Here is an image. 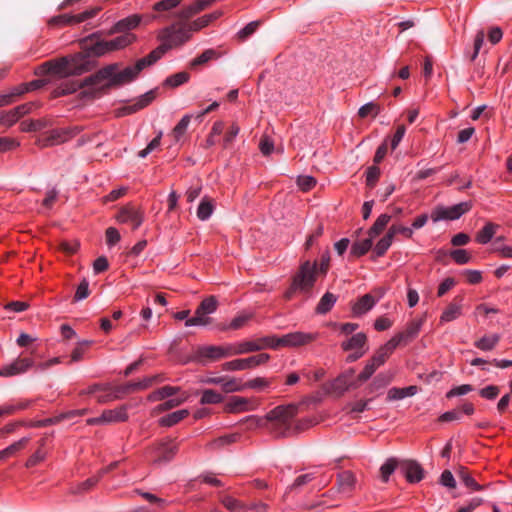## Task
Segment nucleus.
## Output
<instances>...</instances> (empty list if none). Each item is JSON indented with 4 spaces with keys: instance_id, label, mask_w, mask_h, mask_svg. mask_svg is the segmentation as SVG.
Here are the masks:
<instances>
[{
    "instance_id": "64",
    "label": "nucleus",
    "mask_w": 512,
    "mask_h": 512,
    "mask_svg": "<svg viewBox=\"0 0 512 512\" xmlns=\"http://www.w3.org/2000/svg\"><path fill=\"white\" fill-rule=\"evenodd\" d=\"M260 26V21H252L248 23L245 27L238 31L237 37L240 41L246 40L249 36L254 34L258 27Z\"/></svg>"
},
{
    "instance_id": "56",
    "label": "nucleus",
    "mask_w": 512,
    "mask_h": 512,
    "mask_svg": "<svg viewBox=\"0 0 512 512\" xmlns=\"http://www.w3.org/2000/svg\"><path fill=\"white\" fill-rule=\"evenodd\" d=\"M378 368L379 367L371 359H369L366 365L364 366L363 370L357 376V381L359 383L366 382L371 378V376L375 373V371Z\"/></svg>"
},
{
    "instance_id": "8",
    "label": "nucleus",
    "mask_w": 512,
    "mask_h": 512,
    "mask_svg": "<svg viewBox=\"0 0 512 512\" xmlns=\"http://www.w3.org/2000/svg\"><path fill=\"white\" fill-rule=\"evenodd\" d=\"M354 375V368L345 370L325 385L326 391L337 397L343 396L348 390L355 389L359 386V382L357 381V378L355 379Z\"/></svg>"
},
{
    "instance_id": "45",
    "label": "nucleus",
    "mask_w": 512,
    "mask_h": 512,
    "mask_svg": "<svg viewBox=\"0 0 512 512\" xmlns=\"http://www.w3.org/2000/svg\"><path fill=\"white\" fill-rule=\"evenodd\" d=\"M373 238L370 236L366 239L356 241L353 243L350 253L355 257H361L365 255L372 247Z\"/></svg>"
},
{
    "instance_id": "42",
    "label": "nucleus",
    "mask_w": 512,
    "mask_h": 512,
    "mask_svg": "<svg viewBox=\"0 0 512 512\" xmlns=\"http://www.w3.org/2000/svg\"><path fill=\"white\" fill-rule=\"evenodd\" d=\"M191 119H192V115L186 114L181 118V120L173 128L171 135L174 138L175 142H179L183 138V136L187 132V129L191 122Z\"/></svg>"
},
{
    "instance_id": "25",
    "label": "nucleus",
    "mask_w": 512,
    "mask_h": 512,
    "mask_svg": "<svg viewBox=\"0 0 512 512\" xmlns=\"http://www.w3.org/2000/svg\"><path fill=\"white\" fill-rule=\"evenodd\" d=\"M178 452V444L173 440H168L166 442L160 443L157 447V457L155 458V462H167L173 459V457Z\"/></svg>"
},
{
    "instance_id": "36",
    "label": "nucleus",
    "mask_w": 512,
    "mask_h": 512,
    "mask_svg": "<svg viewBox=\"0 0 512 512\" xmlns=\"http://www.w3.org/2000/svg\"><path fill=\"white\" fill-rule=\"evenodd\" d=\"M231 356L247 354L259 351V346L255 340L243 341L240 343L230 344Z\"/></svg>"
},
{
    "instance_id": "57",
    "label": "nucleus",
    "mask_w": 512,
    "mask_h": 512,
    "mask_svg": "<svg viewBox=\"0 0 512 512\" xmlns=\"http://www.w3.org/2000/svg\"><path fill=\"white\" fill-rule=\"evenodd\" d=\"M183 0H160L155 2L152 9L156 12L170 11L178 7Z\"/></svg>"
},
{
    "instance_id": "15",
    "label": "nucleus",
    "mask_w": 512,
    "mask_h": 512,
    "mask_svg": "<svg viewBox=\"0 0 512 512\" xmlns=\"http://www.w3.org/2000/svg\"><path fill=\"white\" fill-rule=\"evenodd\" d=\"M424 323V318H417L409 321L405 327V329L401 332L396 333L391 341L398 346H406L410 342H412L420 333L421 328Z\"/></svg>"
},
{
    "instance_id": "14",
    "label": "nucleus",
    "mask_w": 512,
    "mask_h": 512,
    "mask_svg": "<svg viewBox=\"0 0 512 512\" xmlns=\"http://www.w3.org/2000/svg\"><path fill=\"white\" fill-rule=\"evenodd\" d=\"M116 220L120 224H130L136 230L144 221V212L135 205L127 204L119 210Z\"/></svg>"
},
{
    "instance_id": "9",
    "label": "nucleus",
    "mask_w": 512,
    "mask_h": 512,
    "mask_svg": "<svg viewBox=\"0 0 512 512\" xmlns=\"http://www.w3.org/2000/svg\"><path fill=\"white\" fill-rule=\"evenodd\" d=\"M232 357L230 344L225 345H203L199 346L194 353V359L202 364L218 361L223 358Z\"/></svg>"
},
{
    "instance_id": "62",
    "label": "nucleus",
    "mask_w": 512,
    "mask_h": 512,
    "mask_svg": "<svg viewBox=\"0 0 512 512\" xmlns=\"http://www.w3.org/2000/svg\"><path fill=\"white\" fill-rule=\"evenodd\" d=\"M388 231L390 234L395 237L397 234L403 235L406 239H411L413 237L414 231L412 227H406L401 224H392Z\"/></svg>"
},
{
    "instance_id": "48",
    "label": "nucleus",
    "mask_w": 512,
    "mask_h": 512,
    "mask_svg": "<svg viewBox=\"0 0 512 512\" xmlns=\"http://www.w3.org/2000/svg\"><path fill=\"white\" fill-rule=\"evenodd\" d=\"M220 386L225 393L240 392L245 390L244 382L228 376H224V381Z\"/></svg>"
},
{
    "instance_id": "22",
    "label": "nucleus",
    "mask_w": 512,
    "mask_h": 512,
    "mask_svg": "<svg viewBox=\"0 0 512 512\" xmlns=\"http://www.w3.org/2000/svg\"><path fill=\"white\" fill-rule=\"evenodd\" d=\"M99 11V7H94L75 15H61L57 18V21L64 25L78 24L95 17Z\"/></svg>"
},
{
    "instance_id": "43",
    "label": "nucleus",
    "mask_w": 512,
    "mask_h": 512,
    "mask_svg": "<svg viewBox=\"0 0 512 512\" xmlns=\"http://www.w3.org/2000/svg\"><path fill=\"white\" fill-rule=\"evenodd\" d=\"M391 216L389 214H381L378 216V218L375 220L374 224L371 226V228L368 231V235L371 238H375L376 236L380 235L387 224L390 222Z\"/></svg>"
},
{
    "instance_id": "46",
    "label": "nucleus",
    "mask_w": 512,
    "mask_h": 512,
    "mask_svg": "<svg viewBox=\"0 0 512 512\" xmlns=\"http://www.w3.org/2000/svg\"><path fill=\"white\" fill-rule=\"evenodd\" d=\"M210 323L211 318L207 316L199 307H197L194 316L185 321V326H207Z\"/></svg>"
},
{
    "instance_id": "37",
    "label": "nucleus",
    "mask_w": 512,
    "mask_h": 512,
    "mask_svg": "<svg viewBox=\"0 0 512 512\" xmlns=\"http://www.w3.org/2000/svg\"><path fill=\"white\" fill-rule=\"evenodd\" d=\"M336 301H337V296H335L331 292H326L321 297L320 301L318 302V304L315 308V312L319 315L327 314L329 311H331V309L335 305Z\"/></svg>"
},
{
    "instance_id": "41",
    "label": "nucleus",
    "mask_w": 512,
    "mask_h": 512,
    "mask_svg": "<svg viewBox=\"0 0 512 512\" xmlns=\"http://www.w3.org/2000/svg\"><path fill=\"white\" fill-rule=\"evenodd\" d=\"M214 211V203L213 200L207 196L203 197L198 208H197V217L205 221L210 218Z\"/></svg>"
},
{
    "instance_id": "5",
    "label": "nucleus",
    "mask_w": 512,
    "mask_h": 512,
    "mask_svg": "<svg viewBox=\"0 0 512 512\" xmlns=\"http://www.w3.org/2000/svg\"><path fill=\"white\" fill-rule=\"evenodd\" d=\"M156 62L157 60L153 58L150 52L147 56L137 60L134 65L127 66L119 72H116L117 64L108 65L107 67H112V75L109 77V83L106 86H119L129 83L136 79L143 69L154 65Z\"/></svg>"
},
{
    "instance_id": "7",
    "label": "nucleus",
    "mask_w": 512,
    "mask_h": 512,
    "mask_svg": "<svg viewBox=\"0 0 512 512\" xmlns=\"http://www.w3.org/2000/svg\"><path fill=\"white\" fill-rule=\"evenodd\" d=\"M111 73L112 67L105 66L84 80L79 81L81 88H88L80 93L81 97L94 98L104 88L103 82L109 80V77L112 75Z\"/></svg>"
},
{
    "instance_id": "53",
    "label": "nucleus",
    "mask_w": 512,
    "mask_h": 512,
    "mask_svg": "<svg viewBox=\"0 0 512 512\" xmlns=\"http://www.w3.org/2000/svg\"><path fill=\"white\" fill-rule=\"evenodd\" d=\"M256 345L259 346V351L263 349H277L281 347L280 337L277 336H265L255 340Z\"/></svg>"
},
{
    "instance_id": "49",
    "label": "nucleus",
    "mask_w": 512,
    "mask_h": 512,
    "mask_svg": "<svg viewBox=\"0 0 512 512\" xmlns=\"http://www.w3.org/2000/svg\"><path fill=\"white\" fill-rule=\"evenodd\" d=\"M499 340L500 336L498 334H493L491 336H483L477 340L474 345L482 351H491L498 344Z\"/></svg>"
},
{
    "instance_id": "59",
    "label": "nucleus",
    "mask_w": 512,
    "mask_h": 512,
    "mask_svg": "<svg viewBox=\"0 0 512 512\" xmlns=\"http://www.w3.org/2000/svg\"><path fill=\"white\" fill-rule=\"evenodd\" d=\"M252 317V313H241L231 320L228 328L232 330H238L244 327L252 319Z\"/></svg>"
},
{
    "instance_id": "44",
    "label": "nucleus",
    "mask_w": 512,
    "mask_h": 512,
    "mask_svg": "<svg viewBox=\"0 0 512 512\" xmlns=\"http://www.w3.org/2000/svg\"><path fill=\"white\" fill-rule=\"evenodd\" d=\"M400 468V462L394 458H388L384 464L380 467V475L383 482H388L390 476L394 473L397 468Z\"/></svg>"
},
{
    "instance_id": "21",
    "label": "nucleus",
    "mask_w": 512,
    "mask_h": 512,
    "mask_svg": "<svg viewBox=\"0 0 512 512\" xmlns=\"http://www.w3.org/2000/svg\"><path fill=\"white\" fill-rule=\"evenodd\" d=\"M368 338L364 332H358L351 335L349 338L341 342L340 347L343 351L349 352L350 350H368Z\"/></svg>"
},
{
    "instance_id": "11",
    "label": "nucleus",
    "mask_w": 512,
    "mask_h": 512,
    "mask_svg": "<svg viewBox=\"0 0 512 512\" xmlns=\"http://www.w3.org/2000/svg\"><path fill=\"white\" fill-rule=\"evenodd\" d=\"M270 360V355L267 353H260L248 358L234 359L225 362L222 369L225 371H243L253 369L258 366L266 364Z\"/></svg>"
},
{
    "instance_id": "13",
    "label": "nucleus",
    "mask_w": 512,
    "mask_h": 512,
    "mask_svg": "<svg viewBox=\"0 0 512 512\" xmlns=\"http://www.w3.org/2000/svg\"><path fill=\"white\" fill-rule=\"evenodd\" d=\"M128 419L127 406L122 405L114 409H107L99 417L87 419V425H103L125 422Z\"/></svg>"
},
{
    "instance_id": "61",
    "label": "nucleus",
    "mask_w": 512,
    "mask_h": 512,
    "mask_svg": "<svg viewBox=\"0 0 512 512\" xmlns=\"http://www.w3.org/2000/svg\"><path fill=\"white\" fill-rule=\"evenodd\" d=\"M330 326L334 329H338L340 334L349 336L353 334L358 328L359 325L357 323H337V322H331Z\"/></svg>"
},
{
    "instance_id": "20",
    "label": "nucleus",
    "mask_w": 512,
    "mask_h": 512,
    "mask_svg": "<svg viewBox=\"0 0 512 512\" xmlns=\"http://www.w3.org/2000/svg\"><path fill=\"white\" fill-rule=\"evenodd\" d=\"M96 36H98V33H93L83 40V47L86 52L84 55L87 59L90 55L100 57L110 52L108 42L106 40H100L88 45V41Z\"/></svg>"
},
{
    "instance_id": "19",
    "label": "nucleus",
    "mask_w": 512,
    "mask_h": 512,
    "mask_svg": "<svg viewBox=\"0 0 512 512\" xmlns=\"http://www.w3.org/2000/svg\"><path fill=\"white\" fill-rule=\"evenodd\" d=\"M400 471L409 483H418L424 478V470L415 460L401 461Z\"/></svg>"
},
{
    "instance_id": "4",
    "label": "nucleus",
    "mask_w": 512,
    "mask_h": 512,
    "mask_svg": "<svg viewBox=\"0 0 512 512\" xmlns=\"http://www.w3.org/2000/svg\"><path fill=\"white\" fill-rule=\"evenodd\" d=\"M317 265L316 261L312 263L309 260L300 265L297 273L292 278L290 287L284 293L286 300L292 299L297 292L310 293L316 282Z\"/></svg>"
},
{
    "instance_id": "35",
    "label": "nucleus",
    "mask_w": 512,
    "mask_h": 512,
    "mask_svg": "<svg viewBox=\"0 0 512 512\" xmlns=\"http://www.w3.org/2000/svg\"><path fill=\"white\" fill-rule=\"evenodd\" d=\"M457 476L467 488L473 491H481L484 489V486L478 484L471 475L470 471L464 466L459 467V469L457 470Z\"/></svg>"
},
{
    "instance_id": "28",
    "label": "nucleus",
    "mask_w": 512,
    "mask_h": 512,
    "mask_svg": "<svg viewBox=\"0 0 512 512\" xmlns=\"http://www.w3.org/2000/svg\"><path fill=\"white\" fill-rule=\"evenodd\" d=\"M499 225L493 222H487L475 236V241L481 245L488 244L495 236Z\"/></svg>"
},
{
    "instance_id": "10",
    "label": "nucleus",
    "mask_w": 512,
    "mask_h": 512,
    "mask_svg": "<svg viewBox=\"0 0 512 512\" xmlns=\"http://www.w3.org/2000/svg\"><path fill=\"white\" fill-rule=\"evenodd\" d=\"M471 209V201L460 202L450 207L437 206L431 213V219L433 222H439L442 220H457Z\"/></svg>"
},
{
    "instance_id": "2",
    "label": "nucleus",
    "mask_w": 512,
    "mask_h": 512,
    "mask_svg": "<svg viewBox=\"0 0 512 512\" xmlns=\"http://www.w3.org/2000/svg\"><path fill=\"white\" fill-rule=\"evenodd\" d=\"M192 38L186 22H175L160 29L157 40L161 44L151 51L153 58L159 61L169 50L180 47Z\"/></svg>"
},
{
    "instance_id": "34",
    "label": "nucleus",
    "mask_w": 512,
    "mask_h": 512,
    "mask_svg": "<svg viewBox=\"0 0 512 512\" xmlns=\"http://www.w3.org/2000/svg\"><path fill=\"white\" fill-rule=\"evenodd\" d=\"M189 415V411L187 409H181L169 413L159 419V425L162 427H172L185 419Z\"/></svg>"
},
{
    "instance_id": "32",
    "label": "nucleus",
    "mask_w": 512,
    "mask_h": 512,
    "mask_svg": "<svg viewBox=\"0 0 512 512\" xmlns=\"http://www.w3.org/2000/svg\"><path fill=\"white\" fill-rule=\"evenodd\" d=\"M78 89H81V84L79 81L75 80H67L61 82L51 93L53 98L62 97L65 95L72 94L76 92Z\"/></svg>"
},
{
    "instance_id": "12",
    "label": "nucleus",
    "mask_w": 512,
    "mask_h": 512,
    "mask_svg": "<svg viewBox=\"0 0 512 512\" xmlns=\"http://www.w3.org/2000/svg\"><path fill=\"white\" fill-rule=\"evenodd\" d=\"M318 332L295 331L280 337L281 347L296 348L309 345L319 338Z\"/></svg>"
},
{
    "instance_id": "1",
    "label": "nucleus",
    "mask_w": 512,
    "mask_h": 512,
    "mask_svg": "<svg viewBox=\"0 0 512 512\" xmlns=\"http://www.w3.org/2000/svg\"><path fill=\"white\" fill-rule=\"evenodd\" d=\"M93 64L82 53L68 55L42 63L36 70L37 75H54L60 78L81 75L90 71Z\"/></svg>"
},
{
    "instance_id": "23",
    "label": "nucleus",
    "mask_w": 512,
    "mask_h": 512,
    "mask_svg": "<svg viewBox=\"0 0 512 512\" xmlns=\"http://www.w3.org/2000/svg\"><path fill=\"white\" fill-rule=\"evenodd\" d=\"M377 300L371 294H365L360 297L351 306V312L354 317H360L370 311L376 304Z\"/></svg>"
},
{
    "instance_id": "63",
    "label": "nucleus",
    "mask_w": 512,
    "mask_h": 512,
    "mask_svg": "<svg viewBox=\"0 0 512 512\" xmlns=\"http://www.w3.org/2000/svg\"><path fill=\"white\" fill-rule=\"evenodd\" d=\"M218 302L214 296H210L201 301L198 307L207 315L217 310Z\"/></svg>"
},
{
    "instance_id": "18",
    "label": "nucleus",
    "mask_w": 512,
    "mask_h": 512,
    "mask_svg": "<svg viewBox=\"0 0 512 512\" xmlns=\"http://www.w3.org/2000/svg\"><path fill=\"white\" fill-rule=\"evenodd\" d=\"M143 16L140 14H131L123 19L118 20L114 23V25L109 29L108 35H113L117 33H131V31L138 28Z\"/></svg>"
},
{
    "instance_id": "29",
    "label": "nucleus",
    "mask_w": 512,
    "mask_h": 512,
    "mask_svg": "<svg viewBox=\"0 0 512 512\" xmlns=\"http://www.w3.org/2000/svg\"><path fill=\"white\" fill-rule=\"evenodd\" d=\"M356 479L351 471H343L337 475L338 491L341 493H351L355 487Z\"/></svg>"
},
{
    "instance_id": "24",
    "label": "nucleus",
    "mask_w": 512,
    "mask_h": 512,
    "mask_svg": "<svg viewBox=\"0 0 512 512\" xmlns=\"http://www.w3.org/2000/svg\"><path fill=\"white\" fill-rule=\"evenodd\" d=\"M221 16H222L221 11H214L212 13L205 14L191 22H186V25L189 28L191 35H193V33L198 32V31L202 30L203 28L207 27L213 21L217 20Z\"/></svg>"
},
{
    "instance_id": "52",
    "label": "nucleus",
    "mask_w": 512,
    "mask_h": 512,
    "mask_svg": "<svg viewBox=\"0 0 512 512\" xmlns=\"http://www.w3.org/2000/svg\"><path fill=\"white\" fill-rule=\"evenodd\" d=\"M45 85H46L45 80H42V79L32 80L30 82L22 83V84L16 86V93H18L20 96H22L27 92L40 89Z\"/></svg>"
},
{
    "instance_id": "33",
    "label": "nucleus",
    "mask_w": 512,
    "mask_h": 512,
    "mask_svg": "<svg viewBox=\"0 0 512 512\" xmlns=\"http://www.w3.org/2000/svg\"><path fill=\"white\" fill-rule=\"evenodd\" d=\"M273 384V378L266 377H255L244 382L245 390L251 389L257 392H264L271 388Z\"/></svg>"
},
{
    "instance_id": "30",
    "label": "nucleus",
    "mask_w": 512,
    "mask_h": 512,
    "mask_svg": "<svg viewBox=\"0 0 512 512\" xmlns=\"http://www.w3.org/2000/svg\"><path fill=\"white\" fill-rule=\"evenodd\" d=\"M157 379V376L145 377L140 381L129 382L119 386L118 391H121L123 394H128L133 391L144 390L150 387Z\"/></svg>"
},
{
    "instance_id": "55",
    "label": "nucleus",
    "mask_w": 512,
    "mask_h": 512,
    "mask_svg": "<svg viewBox=\"0 0 512 512\" xmlns=\"http://www.w3.org/2000/svg\"><path fill=\"white\" fill-rule=\"evenodd\" d=\"M100 476H93L91 478L86 479L85 481L77 484L76 486L71 488V492L74 494L84 493L93 488L99 481Z\"/></svg>"
},
{
    "instance_id": "6",
    "label": "nucleus",
    "mask_w": 512,
    "mask_h": 512,
    "mask_svg": "<svg viewBox=\"0 0 512 512\" xmlns=\"http://www.w3.org/2000/svg\"><path fill=\"white\" fill-rule=\"evenodd\" d=\"M82 128L79 126H70V127H62L55 128L48 132H46L43 136H41L37 140V145L40 148H47L51 146L60 145L68 142L69 140L76 137Z\"/></svg>"
},
{
    "instance_id": "17",
    "label": "nucleus",
    "mask_w": 512,
    "mask_h": 512,
    "mask_svg": "<svg viewBox=\"0 0 512 512\" xmlns=\"http://www.w3.org/2000/svg\"><path fill=\"white\" fill-rule=\"evenodd\" d=\"M35 366V361L31 357H19L10 364L0 369L1 377H12L23 374Z\"/></svg>"
},
{
    "instance_id": "26",
    "label": "nucleus",
    "mask_w": 512,
    "mask_h": 512,
    "mask_svg": "<svg viewBox=\"0 0 512 512\" xmlns=\"http://www.w3.org/2000/svg\"><path fill=\"white\" fill-rule=\"evenodd\" d=\"M396 348L397 346L390 339L385 344L380 346L370 359L378 367H380L388 360V358L393 354Z\"/></svg>"
},
{
    "instance_id": "31",
    "label": "nucleus",
    "mask_w": 512,
    "mask_h": 512,
    "mask_svg": "<svg viewBox=\"0 0 512 512\" xmlns=\"http://www.w3.org/2000/svg\"><path fill=\"white\" fill-rule=\"evenodd\" d=\"M418 392V387L415 385H411L404 388L392 387L389 389L387 393L388 401H397L402 400L409 396H414Z\"/></svg>"
},
{
    "instance_id": "58",
    "label": "nucleus",
    "mask_w": 512,
    "mask_h": 512,
    "mask_svg": "<svg viewBox=\"0 0 512 512\" xmlns=\"http://www.w3.org/2000/svg\"><path fill=\"white\" fill-rule=\"evenodd\" d=\"M190 76L187 72H178L171 76H169L165 80V84L170 87H178L186 82H188Z\"/></svg>"
},
{
    "instance_id": "38",
    "label": "nucleus",
    "mask_w": 512,
    "mask_h": 512,
    "mask_svg": "<svg viewBox=\"0 0 512 512\" xmlns=\"http://www.w3.org/2000/svg\"><path fill=\"white\" fill-rule=\"evenodd\" d=\"M118 389L119 386L111 388L109 385H106L105 390L98 392L96 401L100 404H104L122 398L124 394L121 391H118Z\"/></svg>"
},
{
    "instance_id": "51",
    "label": "nucleus",
    "mask_w": 512,
    "mask_h": 512,
    "mask_svg": "<svg viewBox=\"0 0 512 512\" xmlns=\"http://www.w3.org/2000/svg\"><path fill=\"white\" fill-rule=\"evenodd\" d=\"M218 57H219V53L216 50L207 49L190 62V67L195 68L197 66L203 65V64L207 63L208 61H210L212 59H216Z\"/></svg>"
},
{
    "instance_id": "54",
    "label": "nucleus",
    "mask_w": 512,
    "mask_h": 512,
    "mask_svg": "<svg viewBox=\"0 0 512 512\" xmlns=\"http://www.w3.org/2000/svg\"><path fill=\"white\" fill-rule=\"evenodd\" d=\"M223 401V396L212 389H205L201 393L200 403L205 404H218Z\"/></svg>"
},
{
    "instance_id": "47",
    "label": "nucleus",
    "mask_w": 512,
    "mask_h": 512,
    "mask_svg": "<svg viewBox=\"0 0 512 512\" xmlns=\"http://www.w3.org/2000/svg\"><path fill=\"white\" fill-rule=\"evenodd\" d=\"M462 307L460 304L451 303L449 304L445 310L442 312L440 316V322L446 323L451 322L457 319L461 315Z\"/></svg>"
},
{
    "instance_id": "50",
    "label": "nucleus",
    "mask_w": 512,
    "mask_h": 512,
    "mask_svg": "<svg viewBox=\"0 0 512 512\" xmlns=\"http://www.w3.org/2000/svg\"><path fill=\"white\" fill-rule=\"evenodd\" d=\"M394 237L390 234L389 231L376 243L373 253L376 257H382L387 250L390 248Z\"/></svg>"
},
{
    "instance_id": "3",
    "label": "nucleus",
    "mask_w": 512,
    "mask_h": 512,
    "mask_svg": "<svg viewBox=\"0 0 512 512\" xmlns=\"http://www.w3.org/2000/svg\"><path fill=\"white\" fill-rule=\"evenodd\" d=\"M298 413V405H279L267 413L270 421L269 432L275 438H286L292 436V422Z\"/></svg>"
},
{
    "instance_id": "60",
    "label": "nucleus",
    "mask_w": 512,
    "mask_h": 512,
    "mask_svg": "<svg viewBox=\"0 0 512 512\" xmlns=\"http://www.w3.org/2000/svg\"><path fill=\"white\" fill-rule=\"evenodd\" d=\"M451 258L459 265L467 264L471 261V254L465 249H455L450 252Z\"/></svg>"
},
{
    "instance_id": "27",
    "label": "nucleus",
    "mask_w": 512,
    "mask_h": 512,
    "mask_svg": "<svg viewBox=\"0 0 512 512\" xmlns=\"http://www.w3.org/2000/svg\"><path fill=\"white\" fill-rule=\"evenodd\" d=\"M136 41L137 36L134 33H121L120 36L107 40L110 52L125 49Z\"/></svg>"
},
{
    "instance_id": "39",
    "label": "nucleus",
    "mask_w": 512,
    "mask_h": 512,
    "mask_svg": "<svg viewBox=\"0 0 512 512\" xmlns=\"http://www.w3.org/2000/svg\"><path fill=\"white\" fill-rule=\"evenodd\" d=\"M179 391V387L163 386L148 395V400L151 402L161 401L168 397L175 395Z\"/></svg>"
},
{
    "instance_id": "16",
    "label": "nucleus",
    "mask_w": 512,
    "mask_h": 512,
    "mask_svg": "<svg viewBox=\"0 0 512 512\" xmlns=\"http://www.w3.org/2000/svg\"><path fill=\"white\" fill-rule=\"evenodd\" d=\"M259 403L254 399L242 396H231L224 405L226 413H242L257 409Z\"/></svg>"
},
{
    "instance_id": "40",
    "label": "nucleus",
    "mask_w": 512,
    "mask_h": 512,
    "mask_svg": "<svg viewBox=\"0 0 512 512\" xmlns=\"http://www.w3.org/2000/svg\"><path fill=\"white\" fill-rule=\"evenodd\" d=\"M46 439L42 438L39 441V448L27 459L25 466L31 468L44 461L47 456V451L44 449Z\"/></svg>"
}]
</instances>
